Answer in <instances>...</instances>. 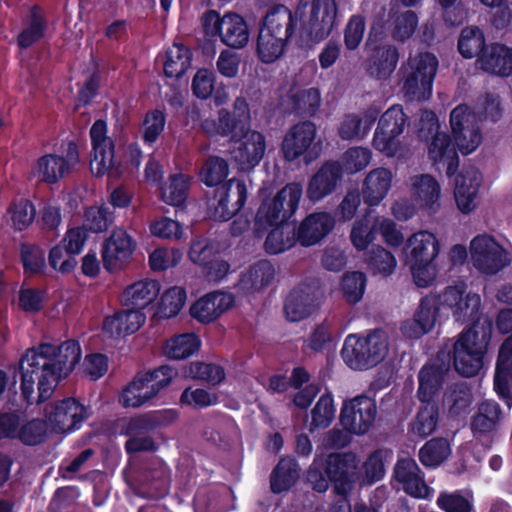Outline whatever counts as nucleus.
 <instances>
[{"label":"nucleus","instance_id":"f257e3e1","mask_svg":"<svg viewBox=\"0 0 512 512\" xmlns=\"http://www.w3.org/2000/svg\"><path fill=\"white\" fill-rule=\"evenodd\" d=\"M81 356V347L74 340L59 345L45 343L28 350L20 361L23 397L31 400L37 381L39 399L48 398L61 379L74 370Z\"/></svg>","mask_w":512,"mask_h":512},{"label":"nucleus","instance_id":"f03ea898","mask_svg":"<svg viewBox=\"0 0 512 512\" xmlns=\"http://www.w3.org/2000/svg\"><path fill=\"white\" fill-rule=\"evenodd\" d=\"M336 0H299L294 14L280 6L267 14L261 31L288 39L293 27L314 42L327 38L336 26Z\"/></svg>","mask_w":512,"mask_h":512},{"label":"nucleus","instance_id":"7ed1b4c3","mask_svg":"<svg viewBox=\"0 0 512 512\" xmlns=\"http://www.w3.org/2000/svg\"><path fill=\"white\" fill-rule=\"evenodd\" d=\"M438 65L437 57L430 52H419L408 57L401 67V90L408 100L423 101L430 98Z\"/></svg>","mask_w":512,"mask_h":512},{"label":"nucleus","instance_id":"20e7f679","mask_svg":"<svg viewBox=\"0 0 512 512\" xmlns=\"http://www.w3.org/2000/svg\"><path fill=\"white\" fill-rule=\"evenodd\" d=\"M490 336V323L473 325L459 336L454 344V367L459 374L471 377L480 371Z\"/></svg>","mask_w":512,"mask_h":512},{"label":"nucleus","instance_id":"39448f33","mask_svg":"<svg viewBox=\"0 0 512 512\" xmlns=\"http://www.w3.org/2000/svg\"><path fill=\"white\" fill-rule=\"evenodd\" d=\"M301 197L302 187L297 183H290L275 196L264 198L255 216L254 232L262 236L269 228L287 223L296 212Z\"/></svg>","mask_w":512,"mask_h":512},{"label":"nucleus","instance_id":"423d86ee","mask_svg":"<svg viewBox=\"0 0 512 512\" xmlns=\"http://www.w3.org/2000/svg\"><path fill=\"white\" fill-rule=\"evenodd\" d=\"M388 350L387 334L376 330L365 337L349 335L342 348V357L351 368L366 369L381 362Z\"/></svg>","mask_w":512,"mask_h":512},{"label":"nucleus","instance_id":"0eeeda50","mask_svg":"<svg viewBox=\"0 0 512 512\" xmlns=\"http://www.w3.org/2000/svg\"><path fill=\"white\" fill-rule=\"evenodd\" d=\"M176 375L173 367L165 365L138 376L122 390L119 402L124 408H138L153 399Z\"/></svg>","mask_w":512,"mask_h":512},{"label":"nucleus","instance_id":"6e6552de","mask_svg":"<svg viewBox=\"0 0 512 512\" xmlns=\"http://www.w3.org/2000/svg\"><path fill=\"white\" fill-rule=\"evenodd\" d=\"M407 117L399 105L387 109L380 117L373 137V147L387 157H402L406 148L401 135Z\"/></svg>","mask_w":512,"mask_h":512},{"label":"nucleus","instance_id":"1a4fd4ad","mask_svg":"<svg viewBox=\"0 0 512 512\" xmlns=\"http://www.w3.org/2000/svg\"><path fill=\"white\" fill-rule=\"evenodd\" d=\"M79 162L77 145L69 141L62 145L60 154L49 153L39 157L31 167L30 177L53 184L68 175Z\"/></svg>","mask_w":512,"mask_h":512},{"label":"nucleus","instance_id":"9d476101","mask_svg":"<svg viewBox=\"0 0 512 512\" xmlns=\"http://www.w3.org/2000/svg\"><path fill=\"white\" fill-rule=\"evenodd\" d=\"M470 261L482 274L494 275L511 263L510 253L488 234L475 236L469 245Z\"/></svg>","mask_w":512,"mask_h":512},{"label":"nucleus","instance_id":"9b49d317","mask_svg":"<svg viewBox=\"0 0 512 512\" xmlns=\"http://www.w3.org/2000/svg\"><path fill=\"white\" fill-rule=\"evenodd\" d=\"M203 25L207 35L218 36L228 47L241 49L249 41L248 25L237 13L228 12L221 16L211 10L205 14Z\"/></svg>","mask_w":512,"mask_h":512},{"label":"nucleus","instance_id":"f8f14e48","mask_svg":"<svg viewBox=\"0 0 512 512\" xmlns=\"http://www.w3.org/2000/svg\"><path fill=\"white\" fill-rule=\"evenodd\" d=\"M317 128L311 121H302L292 126L282 141V152L287 161L303 157L310 163L319 156L320 141H316Z\"/></svg>","mask_w":512,"mask_h":512},{"label":"nucleus","instance_id":"ddd939ff","mask_svg":"<svg viewBox=\"0 0 512 512\" xmlns=\"http://www.w3.org/2000/svg\"><path fill=\"white\" fill-rule=\"evenodd\" d=\"M136 247V240L125 228L115 227L102 244L101 258L104 269L109 273H118L125 269Z\"/></svg>","mask_w":512,"mask_h":512},{"label":"nucleus","instance_id":"4468645a","mask_svg":"<svg viewBox=\"0 0 512 512\" xmlns=\"http://www.w3.org/2000/svg\"><path fill=\"white\" fill-rule=\"evenodd\" d=\"M250 123V111L244 98H237L233 105V112L221 109L217 117H208L202 120L201 129L209 136L238 137Z\"/></svg>","mask_w":512,"mask_h":512},{"label":"nucleus","instance_id":"2eb2a0df","mask_svg":"<svg viewBox=\"0 0 512 512\" xmlns=\"http://www.w3.org/2000/svg\"><path fill=\"white\" fill-rule=\"evenodd\" d=\"M377 415L375 401L367 396H356L344 401L340 411L343 428L355 435H364L373 426Z\"/></svg>","mask_w":512,"mask_h":512},{"label":"nucleus","instance_id":"dca6fc26","mask_svg":"<svg viewBox=\"0 0 512 512\" xmlns=\"http://www.w3.org/2000/svg\"><path fill=\"white\" fill-rule=\"evenodd\" d=\"M440 303L455 321L465 323L479 318L480 295L468 290L464 284L447 287L440 296Z\"/></svg>","mask_w":512,"mask_h":512},{"label":"nucleus","instance_id":"f3484780","mask_svg":"<svg viewBox=\"0 0 512 512\" xmlns=\"http://www.w3.org/2000/svg\"><path fill=\"white\" fill-rule=\"evenodd\" d=\"M450 124L459 150L463 154L476 150L482 142L477 115L468 106L459 105L451 111Z\"/></svg>","mask_w":512,"mask_h":512},{"label":"nucleus","instance_id":"a211bd4d","mask_svg":"<svg viewBox=\"0 0 512 512\" xmlns=\"http://www.w3.org/2000/svg\"><path fill=\"white\" fill-rule=\"evenodd\" d=\"M325 472L334 485V490L341 496L352 491L357 479L358 460L353 453H331L324 456Z\"/></svg>","mask_w":512,"mask_h":512},{"label":"nucleus","instance_id":"6ab92c4d","mask_svg":"<svg viewBox=\"0 0 512 512\" xmlns=\"http://www.w3.org/2000/svg\"><path fill=\"white\" fill-rule=\"evenodd\" d=\"M482 182V174L474 166L464 167L455 177L453 195L461 213L470 214L477 209Z\"/></svg>","mask_w":512,"mask_h":512},{"label":"nucleus","instance_id":"aec40b11","mask_svg":"<svg viewBox=\"0 0 512 512\" xmlns=\"http://www.w3.org/2000/svg\"><path fill=\"white\" fill-rule=\"evenodd\" d=\"M233 140L232 158L241 169H252L263 159L266 151V139L262 133L250 130L246 126L244 131L239 132L238 137Z\"/></svg>","mask_w":512,"mask_h":512},{"label":"nucleus","instance_id":"412c9836","mask_svg":"<svg viewBox=\"0 0 512 512\" xmlns=\"http://www.w3.org/2000/svg\"><path fill=\"white\" fill-rule=\"evenodd\" d=\"M411 198L419 209L434 215L441 209L442 188L430 174H419L410 179Z\"/></svg>","mask_w":512,"mask_h":512},{"label":"nucleus","instance_id":"4be33fe9","mask_svg":"<svg viewBox=\"0 0 512 512\" xmlns=\"http://www.w3.org/2000/svg\"><path fill=\"white\" fill-rule=\"evenodd\" d=\"M47 420L55 432H69L82 422L86 416V408L73 398L65 399L50 405L46 410Z\"/></svg>","mask_w":512,"mask_h":512},{"label":"nucleus","instance_id":"5701e85b","mask_svg":"<svg viewBox=\"0 0 512 512\" xmlns=\"http://www.w3.org/2000/svg\"><path fill=\"white\" fill-rule=\"evenodd\" d=\"M247 192L245 181L236 178L230 179L227 184L218 188L215 217L222 221L232 218L245 204Z\"/></svg>","mask_w":512,"mask_h":512},{"label":"nucleus","instance_id":"b1692460","mask_svg":"<svg viewBox=\"0 0 512 512\" xmlns=\"http://www.w3.org/2000/svg\"><path fill=\"white\" fill-rule=\"evenodd\" d=\"M145 321L146 315L141 310H120L104 318L102 334L108 339H119L137 332Z\"/></svg>","mask_w":512,"mask_h":512},{"label":"nucleus","instance_id":"393cba45","mask_svg":"<svg viewBox=\"0 0 512 512\" xmlns=\"http://www.w3.org/2000/svg\"><path fill=\"white\" fill-rule=\"evenodd\" d=\"M394 478L398 488L416 498H426L430 493L421 475L419 466L412 458H401L394 468Z\"/></svg>","mask_w":512,"mask_h":512},{"label":"nucleus","instance_id":"a878e982","mask_svg":"<svg viewBox=\"0 0 512 512\" xmlns=\"http://www.w3.org/2000/svg\"><path fill=\"white\" fill-rule=\"evenodd\" d=\"M439 252V239L428 230H420L410 235L403 248L406 262L435 261Z\"/></svg>","mask_w":512,"mask_h":512},{"label":"nucleus","instance_id":"bb28decb","mask_svg":"<svg viewBox=\"0 0 512 512\" xmlns=\"http://www.w3.org/2000/svg\"><path fill=\"white\" fill-rule=\"evenodd\" d=\"M335 219L329 212L308 215L299 225L297 239L303 246H312L323 240L334 228Z\"/></svg>","mask_w":512,"mask_h":512},{"label":"nucleus","instance_id":"cd10ccee","mask_svg":"<svg viewBox=\"0 0 512 512\" xmlns=\"http://www.w3.org/2000/svg\"><path fill=\"white\" fill-rule=\"evenodd\" d=\"M234 297L226 292L209 293L198 299L190 308L191 316L202 323H210L229 310Z\"/></svg>","mask_w":512,"mask_h":512},{"label":"nucleus","instance_id":"c85d7f7f","mask_svg":"<svg viewBox=\"0 0 512 512\" xmlns=\"http://www.w3.org/2000/svg\"><path fill=\"white\" fill-rule=\"evenodd\" d=\"M276 276V269L269 261H259L241 273L238 289L251 296L263 292Z\"/></svg>","mask_w":512,"mask_h":512},{"label":"nucleus","instance_id":"c756f323","mask_svg":"<svg viewBox=\"0 0 512 512\" xmlns=\"http://www.w3.org/2000/svg\"><path fill=\"white\" fill-rule=\"evenodd\" d=\"M497 327L502 333L512 331V310H502L497 318ZM512 366V336L508 338L499 351L496 365V387L500 394L507 395L506 374Z\"/></svg>","mask_w":512,"mask_h":512},{"label":"nucleus","instance_id":"7c9ffc66","mask_svg":"<svg viewBox=\"0 0 512 512\" xmlns=\"http://www.w3.org/2000/svg\"><path fill=\"white\" fill-rule=\"evenodd\" d=\"M319 294L318 289L310 286L294 289L287 297L284 306L287 319L296 322L308 317L318 304Z\"/></svg>","mask_w":512,"mask_h":512},{"label":"nucleus","instance_id":"2f4dec72","mask_svg":"<svg viewBox=\"0 0 512 512\" xmlns=\"http://www.w3.org/2000/svg\"><path fill=\"white\" fill-rule=\"evenodd\" d=\"M341 166L335 162H327L311 178L307 196L312 201H319L331 194L341 179Z\"/></svg>","mask_w":512,"mask_h":512},{"label":"nucleus","instance_id":"473e14b6","mask_svg":"<svg viewBox=\"0 0 512 512\" xmlns=\"http://www.w3.org/2000/svg\"><path fill=\"white\" fill-rule=\"evenodd\" d=\"M476 64L485 72L508 76L512 73V49L499 44L487 46Z\"/></svg>","mask_w":512,"mask_h":512},{"label":"nucleus","instance_id":"72a5a7b5","mask_svg":"<svg viewBox=\"0 0 512 512\" xmlns=\"http://www.w3.org/2000/svg\"><path fill=\"white\" fill-rule=\"evenodd\" d=\"M393 173L388 168L371 170L364 179L362 194L366 204L378 205L390 191L393 183Z\"/></svg>","mask_w":512,"mask_h":512},{"label":"nucleus","instance_id":"f704fd0d","mask_svg":"<svg viewBox=\"0 0 512 512\" xmlns=\"http://www.w3.org/2000/svg\"><path fill=\"white\" fill-rule=\"evenodd\" d=\"M429 159L438 170L445 168L446 174H452L458 166L455 146L445 132H437L428 147Z\"/></svg>","mask_w":512,"mask_h":512},{"label":"nucleus","instance_id":"c9c22d12","mask_svg":"<svg viewBox=\"0 0 512 512\" xmlns=\"http://www.w3.org/2000/svg\"><path fill=\"white\" fill-rule=\"evenodd\" d=\"M160 285L154 280H141L128 286L122 293V302L126 306L141 310L151 304L159 295Z\"/></svg>","mask_w":512,"mask_h":512},{"label":"nucleus","instance_id":"e433bc0d","mask_svg":"<svg viewBox=\"0 0 512 512\" xmlns=\"http://www.w3.org/2000/svg\"><path fill=\"white\" fill-rule=\"evenodd\" d=\"M293 108L302 115H314L321 104L320 91L315 87H300L293 84L288 92Z\"/></svg>","mask_w":512,"mask_h":512},{"label":"nucleus","instance_id":"4c0bfd02","mask_svg":"<svg viewBox=\"0 0 512 512\" xmlns=\"http://www.w3.org/2000/svg\"><path fill=\"white\" fill-rule=\"evenodd\" d=\"M201 341L194 333H183L169 338L164 345V354L174 360L186 359L195 354Z\"/></svg>","mask_w":512,"mask_h":512},{"label":"nucleus","instance_id":"58836bf2","mask_svg":"<svg viewBox=\"0 0 512 512\" xmlns=\"http://www.w3.org/2000/svg\"><path fill=\"white\" fill-rule=\"evenodd\" d=\"M297 240L295 227L288 222L282 223L273 226L266 237L264 248L269 254H279L293 247Z\"/></svg>","mask_w":512,"mask_h":512},{"label":"nucleus","instance_id":"ea45409f","mask_svg":"<svg viewBox=\"0 0 512 512\" xmlns=\"http://www.w3.org/2000/svg\"><path fill=\"white\" fill-rule=\"evenodd\" d=\"M500 416L501 410L497 403L491 401L481 403L471 422L473 434L478 436L494 431Z\"/></svg>","mask_w":512,"mask_h":512},{"label":"nucleus","instance_id":"a19ab883","mask_svg":"<svg viewBox=\"0 0 512 512\" xmlns=\"http://www.w3.org/2000/svg\"><path fill=\"white\" fill-rule=\"evenodd\" d=\"M375 119L376 115L372 112L365 113L362 117L346 115L340 123L339 136L344 140L362 139L370 131Z\"/></svg>","mask_w":512,"mask_h":512},{"label":"nucleus","instance_id":"79ce46f5","mask_svg":"<svg viewBox=\"0 0 512 512\" xmlns=\"http://www.w3.org/2000/svg\"><path fill=\"white\" fill-rule=\"evenodd\" d=\"M185 301L186 292L183 288H169L162 294L152 319L163 320L175 317L184 307Z\"/></svg>","mask_w":512,"mask_h":512},{"label":"nucleus","instance_id":"37998d69","mask_svg":"<svg viewBox=\"0 0 512 512\" xmlns=\"http://www.w3.org/2000/svg\"><path fill=\"white\" fill-rule=\"evenodd\" d=\"M298 478L299 469L296 461L292 458H283L271 475V488L273 492L280 493L293 486Z\"/></svg>","mask_w":512,"mask_h":512},{"label":"nucleus","instance_id":"c03bdc74","mask_svg":"<svg viewBox=\"0 0 512 512\" xmlns=\"http://www.w3.org/2000/svg\"><path fill=\"white\" fill-rule=\"evenodd\" d=\"M190 51L182 44L175 43L166 52L164 72L168 77H181L190 67Z\"/></svg>","mask_w":512,"mask_h":512},{"label":"nucleus","instance_id":"a18cd8bd","mask_svg":"<svg viewBox=\"0 0 512 512\" xmlns=\"http://www.w3.org/2000/svg\"><path fill=\"white\" fill-rule=\"evenodd\" d=\"M444 370L436 366H425L419 372L418 395L421 401L429 402L443 383Z\"/></svg>","mask_w":512,"mask_h":512},{"label":"nucleus","instance_id":"49530a36","mask_svg":"<svg viewBox=\"0 0 512 512\" xmlns=\"http://www.w3.org/2000/svg\"><path fill=\"white\" fill-rule=\"evenodd\" d=\"M451 454L449 442L444 438H433L419 451L421 463L426 467H437Z\"/></svg>","mask_w":512,"mask_h":512},{"label":"nucleus","instance_id":"de8ad7c7","mask_svg":"<svg viewBox=\"0 0 512 512\" xmlns=\"http://www.w3.org/2000/svg\"><path fill=\"white\" fill-rule=\"evenodd\" d=\"M377 219L365 215L356 220L350 232L352 245L359 251L365 250L376 237Z\"/></svg>","mask_w":512,"mask_h":512},{"label":"nucleus","instance_id":"09e8293b","mask_svg":"<svg viewBox=\"0 0 512 512\" xmlns=\"http://www.w3.org/2000/svg\"><path fill=\"white\" fill-rule=\"evenodd\" d=\"M438 423V409L435 404L427 402L418 411L411 424L412 434L424 438L432 434Z\"/></svg>","mask_w":512,"mask_h":512},{"label":"nucleus","instance_id":"8fccbe9b","mask_svg":"<svg viewBox=\"0 0 512 512\" xmlns=\"http://www.w3.org/2000/svg\"><path fill=\"white\" fill-rule=\"evenodd\" d=\"M286 41V38L272 35L268 31L260 30L257 42L259 58L265 63L274 62L283 54Z\"/></svg>","mask_w":512,"mask_h":512},{"label":"nucleus","instance_id":"3c124183","mask_svg":"<svg viewBox=\"0 0 512 512\" xmlns=\"http://www.w3.org/2000/svg\"><path fill=\"white\" fill-rule=\"evenodd\" d=\"M418 16L414 11L396 13L391 22V36L395 41L405 42L412 37L418 27Z\"/></svg>","mask_w":512,"mask_h":512},{"label":"nucleus","instance_id":"603ef678","mask_svg":"<svg viewBox=\"0 0 512 512\" xmlns=\"http://www.w3.org/2000/svg\"><path fill=\"white\" fill-rule=\"evenodd\" d=\"M189 178L183 174H175L161 189L162 200L172 206L184 203L187 197Z\"/></svg>","mask_w":512,"mask_h":512},{"label":"nucleus","instance_id":"864d4df0","mask_svg":"<svg viewBox=\"0 0 512 512\" xmlns=\"http://www.w3.org/2000/svg\"><path fill=\"white\" fill-rule=\"evenodd\" d=\"M484 35L477 27H466L461 31L458 50L465 58H473L478 55L484 48Z\"/></svg>","mask_w":512,"mask_h":512},{"label":"nucleus","instance_id":"5fc2aeb1","mask_svg":"<svg viewBox=\"0 0 512 512\" xmlns=\"http://www.w3.org/2000/svg\"><path fill=\"white\" fill-rule=\"evenodd\" d=\"M163 419L159 413H147L124 421L123 433L128 437L144 435L161 425Z\"/></svg>","mask_w":512,"mask_h":512},{"label":"nucleus","instance_id":"6e6d98bb","mask_svg":"<svg viewBox=\"0 0 512 512\" xmlns=\"http://www.w3.org/2000/svg\"><path fill=\"white\" fill-rule=\"evenodd\" d=\"M229 174L227 162L217 156L207 159L200 171V179L207 186H216L220 184Z\"/></svg>","mask_w":512,"mask_h":512},{"label":"nucleus","instance_id":"4d7b16f0","mask_svg":"<svg viewBox=\"0 0 512 512\" xmlns=\"http://www.w3.org/2000/svg\"><path fill=\"white\" fill-rule=\"evenodd\" d=\"M45 29V21L41 10L38 7L31 9L30 22L18 36V44L22 48H27L42 38Z\"/></svg>","mask_w":512,"mask_h":512},{"label":"nucleus","instance_id":"13d9d810","mask_svg":"<svg viewBox=\"0 0 512 512\" xmlns=\"http://www.w3.org/2000/svg\"><path fill=\"white\" fill-rule=\"evenodd\" d=\"M367 261L374 273L384 276L393 273L397 266L394 255L381 246H376L370 251Z\"/></svg>","mask_w":512,"mask_h":512},{"label":"nucleus","instance_id":"bf43d9fd","mask_svg":"<svg viewBox=\"0 0 512 512\" xmlns=\"http://www.w3.org/2000/svg\"><path fill=\"white\" fill-rule=\"evenodd\" d=\"M366 277L362 272H348L343 276L341 290L349 303L359 302L364 294Z\"/></svg>","mask_w":512,"mask_h":512},{"label":"nucleus","instance_id":"052dcab7","mask_svg":"<svg viewBox=\"0 0 512 512\" xmlns=\"http://www.w3.org/2000/svg\"><path fill=\"white\" fill-rule=\"evenodd\" d=\"M471 402V393L463 384L450 387L444 394V405L455 415L466 411Z\"/></svg>","mask_w":512,"mask_h":512},{"label":"nucleus","instance_id":"680f3d73","mask_svg":"<svg viewBox=\"0 0 512 512\" xmlns=\"http://www.w3.org/2000/svg\"><path fill=\"white\" fill-rule=\"evenodd\" d=\"M410 267L414 283L420 288L431 286L438 274L435 261H411L406 262Z\"/></svg>","mask_w":512,"mask_h":512},{"label":"nucleus","instance_id":"e2e57ef3","mask_svg":"<svg viewBox=\"0 0 512 512\" xmlns=\"http://www.w3.org/2000/svg\"><path fill=\"white\" fill-rule=\"evenodd\" d=\"M311 416V426L313 428L328 427L335 417V408L332 396L329 394L322 395L315 407L312 409Z\"/></svg>","mask_w":512,"mask_h":512},{"label":"nucleus","instance_id":"0e129e2a","mask_svg":"<svg viewBox=\"0 0 512 512\" xmlns=\"http://www.w3.org/2000/svg\"><path fill=\"white\" fill-rule=\"evenodd\" d=\"M180 402L184 405L203 408L216 405L219 402V395L212 390L189 387L183 391Z\"/></svg>","mask_w":512,"mask_h":512},{"label":"nucleus","instance_id":"69168bd1","mask_svg":"<svg viewBox=\"0 0 512 512\" xmlns=\"http://www.w3.org/2000/svg\"><path fill=\"white\" fill-rule=\"evenodd\" d=\"M182 259V252L174 248H157L149 256L152 270L162 271L176 266Z\"/></svg>","mask_w":512,"mask_h":512},{"label":"nucleus","instance_id":"338daca9","mask_svg":"<svg viewBox=\"0 0 512 512\" xmlns=\"http://www.w3.org/2000/svg\"><path fill=\"white\" fill-rule=\"evenodd\" d=\"M114 164V145L93 148L90 168L94 175L111 173Z\"/></svg>","mask_w":512,"mask_h":512},{"label":"nucleus","instance_id":"774afa93","mask_svg":"<svg viewBox=\"0 0 512 512\" xmlns=\"http://www.w3.org/2000/svg\"><path fill=\"white\" fill-rule=\"evenodd\" d=\"M165 116L159 110H154L146 114L142 124V137L145 143H154L165 127Z\"/></svg>","mask_w":512,"mask_h":512}]
</instances>
